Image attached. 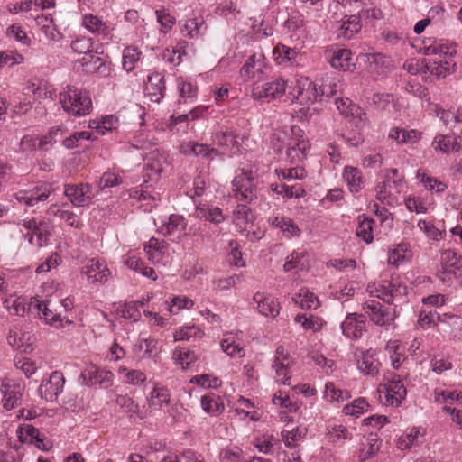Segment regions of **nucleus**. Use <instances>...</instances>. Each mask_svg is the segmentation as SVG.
<instances>
[{
  "instance_id": "5fc2aeb1",
  "label": "nucleus",
  "mask_w": 462,
  "mask_h": 462,
  "mask_svg": "<svg viewBox=\"0 0 462 462\" xmlns=\"http://www.w3.org/2000/svg\"><path fill=\"white\" fill-rule=\"evenodd\" d=\"M350 398L347 391L337 388L334 383L328 382L325 384L324 399L329 402H342Z\"/></svg>"
},
{
  "instance_id": "a18cd8bd",
  "label": "nucleus",
  "mask_w": 462,
  "mask_h": 462,
  "mask_svg": "<svg viewBox=\"0 0 462 462\" xmlns=\"http://www.w3.org/2000/svg\"><path fill=\"white\" fill-rule=\"evenodd\" d=\"M271 189L276 194L282 195L287 199L300 198L305 195V190L300 184L288 185L286 183H273L271 185Z\"/></svg>"
},
{
  "instance_id": "6ab92c4d",
  "label": "nucleus",
  "mask_w": 462,
  "mask_h": 462,
  "mask_svg": "<svg viewBox=\"0 0 462 462\" xmlns=\"http://www.w3.org/2000/svg\"><path fill=\"white\" fill-rule=\"evenodd\" d=\"M341 328L348 338H361L366 331V318L363 314L349 313L342 322Z\"/></svg>"
},
{
  "instance_id": "ddd939ff",
  "label": "nucleus",
  "mask_w": 462,
  "mask_h": 462,
  "mask_svg": "<svg viewBox=\"0 0 462 462\" xmlns=\"http://www.w3.org/2000/svg\"><path fill=\"white\" fill-rule=\"evenodd\" d=\"M24 385L11 379L2 381L0 392L2 393L3 407L11 411L22 402Z\"/></svg>"
},
{
  "instance_id": "39448f33",
  "label": "nucleus",
  "mask_w": 462,
  "mask_h": 462,
  "mask_svg": "<svg viewBox=\"0 0 462 462\" xmlns=\"http://www.w3.org/2000/svg\"><path fill=\"white\" fill-rule=\"evenodd\" d=\"M50 300H40L37 297H32L30 300L29 308L37 310V314L41 319H43L47 325L54 327L55 328H64L67 326L72 325L73 321L67 317H61L55 310L50 307Z\"/></svg>"
},
{
  "instance_id": "774afa93",
  "label": "nucleus",
  "mask_w": 462,
  "mask_h": 462,
  "mask_svg": "<svg viewBox=\"0 0 462 462\" xmlns=\"http://www.w3.org/2000/svg\"><path fill=\"white\" fill-rule=\"evenodd\" d=\"M116 403L124 412L128 413L130 417L137 414L139 411L138 404L128 394H117L116 396Z\"/></svg>"
},
{
  "instance_id": "6e6552de",
  "label": "nucleus",
  "mask_w": 462,
  "mask_h": 462,
  "mask_svg": "<svg viewBox=\"0 0 462 462\" xmlns=\"http://www.w3.org/2000/svg\"><path fill=\"white\" fill-rule=\"evenodd\" d=\"M254 176L252 171H242L232 181L233 192L240 202L251 203L257 198Z\"/></svg>"
},
{
  "instance_id": "ea45409f",
  "label": "nucleus",
  "mask_w": 462,
  "mask_h": 462,
  "mask_svg": "<svg viewBox=\"0 0 462 462\" xmlns=\"http://www.w3.org/2000/svg\"><path fill=\"white\" fill-rule=\"evenodd\" d=\"M292 300L295 304L305 310H316L320 304L318 296L307 288L300 289L292 298Z\"/></svg>"
},
{
  "instance_id": "09e8293b",
  "label": "nucleus",
  "mask_w": 462,
  "mask_h": 462,
  "mask_svg": "<svg viewBox=\"0 0 462 462\" xmlns=\"http://www.w3.org/2000/svg\"><path fill=\"white\" fill-rule=\"evenodd\" d=\"M254 215L246 205H238L233 213V221L241 229H246L253 223Z\"/></svg>"
},
{
  "instance_id": "f03ea898",
  "label": "nucleus",
  "mask_w": 462,
  "mask_h": 462,
  "mask_svg": "<svg viewBox=\"0 0 462 462\" xmlns=\"http://www.w3.org/2000/svg\"><path fill=\"white\" fill-rule=\"evenodd\" d=\"M383 177L384 180L374 188L375 198L384 205L393 206L404 187L403 176L397 169H390L384 171Z\"/></svg>"
},
{
  "instance_id": "a19ab883",
  "label": "nucleus",
  "mask_w": 462,
  "mask_h": 462,
  "mask_svg": "<svg viewBox=\"0 0 462 462\" xmlns=\"http://www.w3.org/2000/svg\"><path fill=\"white\" fill-rule=\"evenodd\" d=\"M380 363L368 351L363 352L357 360L358 369L365 374L375 376L379 372Z\"/></svg>"
},
{
  "instance_id": "4c0bfd02",
  "label": "nucleus",
  "mask_w": 462,
  "mask_h": 462,
  "mask_svg": "<svg viewBox=\"0 0 462 462\" xmlns=\"http://www.w3.org/2000/svg\"><path fill=\"white\" fill-rule=\"evenodd\" d=\"M201 408L210 416H217L224 411V403L221 398L215 393H208L200 399Z\"/></svg>"
},
{
  "instance_id": "6e6d98bb",
  "label": "nucleus",
  "mask_w": 462,
  "mask_h": 462,
  "mask_svg": "<svg viewBox=\"0 0 462 462\" xmlns=\"http://www.w3.org/2000/svg\"><path fill=\"white\" fill-rule=\"evenodd\" d=\"M420 437H422L420 429L412 428L399 438L397 447L402 451L409 450L419 444Z\"/></svg>"
},
{
  "instance_id": "b1692460",
  "label": "nucleus",
  "mask_w": 462,
  "mask_h": 462,
  "mask_svg": "<svg viewBox=\"0 0 462 462\" xmlns=\"http://www.w3.org/2000/svg\"><path fill=\"white\" fill-rule=\"evenodd\" d=\"M123 263L130 270L140 273L143 277L156 281L158 279L155 270L145 265L141 257L133 252H129L123 256Z\"/></svg>"
},
{
  "instance_id": "c9c22d12",
  "label": "nucleus",
  "mask_w": 462,
  "mask_h": 462,
  "mask_svg": "<svg viewBox=\"0 0 462 462\" xmlns=\"http://www.w3.org/2000/svg\"><path fill=\"white\" fill-rule=\"evenodd\" d=\"M82 25L91 33L98 36H107L109 29L106 23L97 15L92 14H84L82 17Z\"/></svg>"
},
{
  "instance_id": "5701e85b",
  "label": "nucleus",
  "mask_w": 462,
  "mask_h": 462,
  "mask_svg": "<svg viewBox=\"0 0 462 462\" xmlns=\"http://www.w3.org/2000/svg\"><path fill=\"white\" fill-rule=\"evenodd\" d=\"M431 146L437 152L445 154L457 153L459 152L462 149V145L458 141V137L454 134H437L431 143Z\"/></svg>"
},
{
  "instance_id": "423d86ee",
  "label": "nucleus",
  "mask_w": 462,
  "mask_h": 462,
  "mask_svg": "<svg viewBox=\"0 0 462 462\" xmlns=\"http://www.w3.org/2000/svg\"><path fill=\"white\" fill-rule=\"evenodd\" d=\"M310 150V143L303 131L298 126L291 127V136L287 143L286 156L291 164L303 162Z\"/></svg>"
},
{
  "instance_id": "2f4dec72",
  "label": "nucleus",
  "mask_w": 462,
  "mask_h": 462,
  "mask_svg": "<svg viewBox=\"0 0 462 462\" xmlns=\"http://www.w3.org/2000/svg\"><path fill=\"white\" fill-rule=\"evenodd\" d=\"M325 436L329 443L339 445L352 439V433L346 426L335 422L328 423Z\"/></svg>"
},
{
  "instance_id": "4be33fe9",
  "label": "nucleus",
  "mask_w": 462,
  "mask_h": 462,
  "mask_svg": "<svg viewBox=\"0 0 462 462\" xmlns=\"http://www.w3.org/2000/svg\"><path fill=\"white\" fill-rule=\"evenodd\" d=\"M253 300L256 304L257 310L261 315L273 319L279 315L281 310L280 303L272 295L258 291L254 295Z\"/></svg>"
},
{
  "instance_id": "603ef678",
  "label": "nucleus",
  "mask_w": 462,
  "mask_h": 462,
  "mask_svg": "<svg viewBox=\"0 0 462 462\" xmlns=\"http://www.w3.org/2000/svg\"><path fill=\"white\" fill-rule=\"evenodd\" d=\"M254 403L245 397H240L237 400V407L235 409V412L241 419L249 418L251 420H258L259 416L254 410Z\"/></svg>"
},
{
  "instance_id": "7ed1b4c3",
  "label": "nucleus",
  "mask_w": 462,
  "mask_h": 462,
  "mask_svg": "<svg viewBox=\"0 0 462 462\" xmlns=\"http://www.w3.org/2000/svg\"><path fill=\"white\" fill-rule=\"evenodd\" d=\"M366 291L373 297L381 299L387 304H393L394 301L406 293V287L402 286L397 281H380L369 282Z\"/></svg>"
},
{
  "instance_id": "bf43d9fd",
  "label": "nucleus",
  "mask_w": 462,
  "mask_h": 462,
  "mask_svg": "<svg viewBox=\"0 0 462 462\" xmlns=\"http://www.w3.org/2000/svg\"><path fill=\"white\" fill-rule=\"evenodd\" d=\"M118 373L124 374V382L131 385H140L147 379L146 374L141 370H129L125 366L119 367Z\"/></svg>"
},
{
  "instance_id": "f3484780",
  "label": "nucleus",
  "mask_w": 462,
  "mask_h": 462,
  "mask_svg": "<svg viewBox=\"0 0 462 462\" xmlns=\"http://www.w3.org/2000/svg\"><path fill=\"white\" fill-rule=\"evenodd\" d=\"M286 90V82L282 79H274L263 84H254L251 96L255 100H272L281 97Z\"/></svg>"
},
{
  "instance_id": "de8ad7c7",
  "label": "nucleus",
  "mask_w": 462,
  "mask_h": 462,
  "mask_svg": "<svg viewBox=\"0 0 462 462\" xmlns=\"http://www.w3.org/2000/svg\"><path fill=\"white\" fill-rule=\"evenodd\" d=\"M380 449L379 439L376 435L370 434L365 441L362 443L358 459L359 462H365L374 457Z\"/></svg>"
},
{
  "instance_id": "0e129e2a",
  "label": "nucleus",
  "mask_w": 462,
  "mask_h": 462,
  "mask_svg": "<svg viewBox=\"0 0 462 462\" xmlns=\"http://www.w3.org/2000/svg\"><path fill=\"white\" fill-rule=\"evenodd\" d=\"M273 403L276 406L286 408L290 412H296L300 407L298 402L291 401L289 395L282 391H278L274 393Z\"/></svg>"
},
{
  "instance_id": "4d7b16f0",
  "label": "nucleus",
  "mask_w": 462,
  "mask_h": 462,
  "mask_svg": "<svg viewBox=\"0 0 462 462\" xmlns=\"http://www.w3.org/2000/svg\"><path fill=\"white\" fill-rule=\"evenodd\" d=\"M195 214L198 217L205 218L206 220L218 224L224 220L222 210L217 208H206L199 206L196 208Z\"/></svg>"
},
{
  "instance_id": "9d476101",
  "label": "nucleus",
  "mask_w": 462,
  "mask_h": 462,
  "mask_svg": "<svg viewBox=\"0 0 462 462\" xmlns=\"http://www.w3.org/2000/svg\"><path fill=\"white\" fill-rule=\"evenodd\" d=\"M80 378L82 379V383L88 387L99 386L100 388L107 389L113 385L115 375L106 368L90 365L81 372Z\"/></svg>"
},
{
  "instance_id": "c03bdc74",
  "label": "nucleus",
  "mask_w": 462,
  "mask_h": 462,
  "mask_svg": "<svg viewBox=\"0 0 462 462\" xmlns=\"http://www.w3.org/2000/svg\"><path fill=\"white\" fill-rule=\"evenodd\" d=\"M393 368L397 369L405 360L404 346L398 340H390L385 347Z\"/></svg>"
},
{
  "instance_id": "2eb2a0df",
  "label": "nucleus",
  "mask_w": 462,
  "mask_h": 462,
  "mask_svg": "<svg viewBox=\"0 0 462 462\" xmlns=\"http://www.w3.org/2000/svg\"><path fill=\"white\" fill-rule=\"evenodd\" d=\"M53 189L49 183L37 185L31 189L19 190L14 194L15 199L29 207H34L44 202L51 194Z\"/></svg>"
},
{
  "instance_id": "8fccbe9b",
  "label": "nucleus",
  "mask_w": 462,
  "mask_h": 462,
  "mask_svg": "<svg viewBox=\"0 0 462 462\" xmlns=\"http://www.w3.org/2000/svg\"><path fill=\"white\" fill-rule=\"evenodd\" d=\"M352 53L347 49H340L335 51L330 57L329 62L335 69L347 70L352 64Z\"/></svg>"
},
{
  "instance_id": "338daca9",
  "label": "nucleus",
  "mask_w": 462,
  "mask_h": 462,
  "mask_svg": "<svg viewBox=\"0 0 462 462\" xmlns=\"http://www.w3.org/2000/svg\"><path fill=\"white\" fill-rule=\"evenodd\" d=\"M275 173L280 180H303L307 176V172L303 167L296 166L289 169H276Z\"/></svg>"
},
{
  "instance_id": "393cba45",
  "label": "nucleus",
  "mask_w": 462,
  "mask_h": 462,
  "mask_svg": "<svg viewBox=\"0 0 462 462\" xmlns=\"http://www.w3.org/2000/svg\"><path fill=\"white\" fill-rule=\"evenodd\" d=\"M164 76L160 72H153L148 77L145 93L151 102L159 103L165 93Z\"/></svg>"
},
{
  "instance_id": "412c9836",
  "label": "nucleus",
  "mask_w": 462,
  "mask_h": 462,
  "mask_svg": "<svg viewBox=\"0 0 462 462\" xmlns=\"http://www.w3.org/2000/svg\"><path fill=\"white\" fill-rule=\"evenodd\" d=\"M82 273L87 276L89 282L105 283L107 282L111 273L106 264L99 260L92 258L87 262L82 268Z\"/></svg>"
},
{
  "instance_id": "680f3d73",
  "label": "nucleus",
  "mask_w": 462,
  "mask_h": 462,
  "mask_svg": "<svg viewBox=\"0 0 462 462\" xmlns=\"http://www.w3.org/2000/svg\"><path fill=\"white\" fill-rule=\"evenodd\" d=\"M141 57V51L133 46L126 47L123 51V68L127 72L132 71Z\"/></svg>"
},
{
  "instance_id": "0eeeda50",
  "label": "nucleus",
  "mask_w": 462,
  "mask_h": 462,
  "mask_svg": "<svg viewBox=\"0 0 462 462\" xmlns=\"http://www.w3.org/2000/svg\"><path fill=\"white\" fill-rule=\"evenodd\" d=\"M379 399L386 405L397 407L406 396V388L399 376L394 375L378 387Z\"/></svg>"
},
{
  "instance_id": "e2e57ef3",
  "label": "nucleus",
  "mask_w": 462,
  "mask_h": 462,
  "mask_svg": "<svg viewBox=\"0 0 462 462\" xmlns=\"http://www.w3.org/2000/svg\"><path fill=\"white\" fill-rule=\"evenodd\" d=\"M3 305L11 315L23 316L27 310L25 300L21 297L11 296L4 300Z\"/></svg>"
},
{
  "instance_id": "a211bd4d",
  "label": "nucleus",
  "mask_w": 462,
  "mask_h": 462,
  "mask_svg": "<svg viewBox=\"0 0 462 462\" xmlns=\"http://www.w3.org/2000/svg\"><path fill=\"white\" fill-rule=\"evenodd\" d=\"M64 383L65 379L62 373L59 371L52 372L47 380L42 382L39 393L42 398L52 402L62 392Z\"/></svg>"
},
{
  "instance_id": "e433bc0d",
  "label": "nucleus",
  "mask_w": 462,
  "mask_h": 462,
  "mask_svg": "<svg viewBox=\"0 0 462 462\" xmlns=\"http://www.w3.org/2000/svg\"><path fill=\"white\" fill-rule=\"evenodd\" d=\"M36 23L40 27L41 32L45 35L49 41L58 42L61 39L62 34L57 29L53 23V19L48 15H38Z\"/></svg>"
},
{
  "instance_id": "58836bf2",
  "label": "nucleus",
  "mask_w": 462,
  "mask_h": 462,
  "mask_svg": "<svg viewBox=\"0 0 462 462\" xmlns=\"http://www.w3.org/2000/svg\"><path fill=\"white\" fill-rule=\"evenodd\" d=\"M180 151L185 154H194L202 156L208 160H213L217 154V151L209 147L208 144L189 143L181 146Z\"/></svg>"
},
{
  "instance_id": "20e7f679",
  "label": "nucleus",
  "mask_w": 462,
  "mask_h": 462,
  "mask_svg": "<svg viewBox=\"0 0 462 462\" xmlns=\"http://www.w3.org/2000/svg\"><path fill=\"white\" fill-rule=\"evenodd\" d=\"M436 275L446 284H450L455 278L462 276V256L450 249L443 251L440 255V267Z\"/></svg>"
},
{
  "instance_id": "052dcab7",
  "label": "nucleus",
  "mask_w": 462,
  "mask_h": 462,
  "mask_svg": "<svg viewBox=\"0 0 462 462\" xmlns=\"http://www.w3.org/2000/svg\"><path fill=\"white\" fill-rule=\"evenodd\" d=\"M362 18L358 15H350L346 18V21L343 22L340 30L342 32V35L345 38L350 39L356 32H358L361 29V22Z\"/></svg>"
},
{
  "instance_id": "13d9d810",
  "label": "nucleus",
  "mask_w": 462,
  "mask_h": 462,
  "mask_svg": "<svg viewBox=\"0 0 462 462\" xmlns=\"http://www.w3.org/2000/svg\"><path fill=\"white\" fill-rule=\"evenodd\" d=\"M294 321L300 324L305 330H312L313 332L320 330L323 326V320L314 315L298 314Z\"/></svg>"
},
{
  "instance_id": "cd10ccee",
  "label": "nucleus",
  "mask_w": 462,
  "mask_h": 462,
  "mask_svg": "<svg viewBox=\"0 0 462 462\" xmlns=\"http://www.w3.org/2000/svg\"><path fill=\"white\" fill-rule=\"evenodd\" d=\"M443 332L448 337L449 339L455 341L462 340V317L451 314L444 313L442 317Z\"/></svg>"
},
{
  "instance_id": "c756f323",
  "label": "nucleus",
  "mask_w": 462,
  "mask_h": 462,
  "mask_svg": "<svg viewBox=\"0 0 462 462\" xmlns=\"http://www.w3.org/2000/svg\"><path fill=\"white\" fill-rule=\"evenodd\" d=\"M84 70L89 74H97L101 77H107L110 74V67L106 61L94 54L84 56L81 60Z\"/></svg>"
},
{
  "instance_id": "c85d7f7f",
  "label": "nucleus",
  "mask_w": 462,
  "mask_h": 462,
  "mask_svg": "<svg viewBox=\"0 0 462 462\" xmlns=\"http://www.w3.org/2000/svg\"><path fill=\"white\" fill-rule=\"evenodd\" d=\"M220 347L231 358H241L245 355V347L237 334L232 332L224 335L220 341Z\"/></svg>"
},
{
  "instance_id": "f704fd0d",
  "label": "nucleus",
  "mask_w": 462,
  "mask_h": 462,
  "mask_svg": "<svg viewBox=\"0 0 462 462\" xmlns=\"http://www.w3.org/2000/svg\"><path fill=\"white\" fill-rule=\"evenodd\" d=\"M166 164V158L163 154L155 149L146 156L145 169L148 171L147 176L152 178L159 176L164 170Z\"/></svg>"
},
{
  "instance_id": "4468645a",
  "label": "nucleus",
  "mask_w": 462,
  "mask_h": 462,
  "mask_svg": "<svg viewBox=\"0 0 462 462\" xmlns=\"http://www.w3.org/2000/svg\"><path fill=\"white\" fill-rule=\"evenodd\" d=\"M420 51L427 56L438 55L439 58L454 56L457 53V44L444 39L428 37L421 42Z\"/></svg>"
},
{
  "instance_id": "1a4fd4ad",
  "label": "nucleus",
  "mask_w": 462,
  "mask_h": 462,
  "mask_svg": "<svg viewBox=\"0 0 462 462\" xmlns=\"http://www.w3.org/2000/svg\"><path fill=\"white\" fill-rule=\"evenodd\" d=\"M293 363V358L285 348L282 346H277L272 367L275 371V380L278 383L291 384Z\"/></svg>"
},
{
  "instance_id": "a878e982",
  "label": "nucleus",
  "mask_w": 462,
  "mask_h": 462,
  "mask_svg": "<svg viewBox=\"0 0 462 462\" xmlns=\"http://www.w3.org/2000/svg\"><path fill=\"white\" fill-rule=\"evenodd\" d=\"M179 25L181 34L189 39L201 37L207 31V25L201 15L180 21Z\"/></svg>"
},
{
  "instance_id": "37998d69",
  "label": "nucleus",
  "mask_w": 462,
  "mask_h": 462,
  "mask_svg": "<svg viewBox=\"0 0 462 462\" xmlns=\"http://www.w3.org/2000/svg\"><path fill=\"white\" fill-rule=\"evenodd\" d=\"M305 257H306V255L304 253H301V252L291 253L286 258L285 263L283 265V270L285 272H294V273L307 270L309 267V264H308Z\"/></svg>"
},
{
  "instance_id": "aec40b11",
  "label": "nucleus",
  "mask_w": 462,
  "mask_h": 462,
  "mask_svg": "<svg viewBox=\"0 0 462 462\" xmlns=\"http://www.w3.org/2000/svg\"><path fill=\"white\" fill-rule=\"evenodd\" d=\"M266 69L265 57L262 52L252 54L240 69V77L249 81L263 75Z\"/></svg>"
},
{
  "instance_id": "3c124183",
  "label": "nucleus",
  "mask_w": 462,
  "mask_h": 462,
  "mask_svg": "<svg viewBox=\"0 0 462 462\" xmlns=\"http://www.w3.org/2000/svg\"><path fill=\"white\" fill-rule=\"evenodd\" d=\"M173 359L182 369H187L191 364L198 360V356L192 350L178 346L173 351Z\"/></svg>"
},
{
  "instance_id": "69168bd1",
  "label": "nucleus",
  "mask_w": 462,
  "mask_h": 462,
  "mask_svg": "<svg viewBox=\"0 0 462 462\" xmlns=\"http://www.w3.org/2000/svg\"><path fill=\"white\" fill-rule=\"evenodd\" d=\"M443 314H439L436 311H426L422 310L420 312L418 324L422 328H428L430 327H436L439 323H442Z\"/></svg>"
},
{
  "instance_id": "dca6fc26",
  "label": "nucleus",
  "mask_w": 462,
  "mask_h": 462,
  "mask_svg": "<svg viewBox=\"0 0 462 462\" xmlns=\"http://www.w3.org/2000/svg\"><path fill=\"white\" fill-rule=\"evenodd\" d=\"M64 195L74 207L89 206L94 199L92 187L88 183L66 184Z\"/></svg>"
},
{
  "instance_id": "bb28decb",
  "label": "nucleus",
  "mask_w": 462,
  "mask_h": 462,
  "mask_svg": "<svg viewBox=\"0 0 462 462\" xmlns=\"http://www.w3.org/2000/svg\"><path fill=\"white\" fill-rule=\"evenodd\" d=\"M452 57L446 56L439 57V60H430L427 63V69L437 78H446L456 70V63Z\"/></svg>"
},
{
  "instance_id": "72a5a7b5",
  "label": "nucleus",
  "mask_w": 462,
  "mask_h": 462,
  "mask_svg": "<svg viewBox=\"0 0 462 462\" xmlns=\"http://www.w3.org/2000/svg\"><path fill=\"white\" fill-rule=\"evenodd\" d=\"M343 179L352 193H356L363 189L364 178L360 169L346 166L343 171Z\"/></svg>"
},
{
  "instance_id": "864d4df0",
  "label": "nucleus",
  "mask_w": 462,
  "mask_h": 462,
  "mask_svg": "<svg viewBox=\"0 0 462 462\" xmlns=\"http://www.w3.org/2000/svg\"><path fill=\"white\" fill-rule=\"evenodd\" d=\"M420 137V133L415 130L393 128L389 132V138L395 140L398 143H415Z\"/></svg>"
},
{
  "instance_id": "473e14b6",
  "label": "nucleus",
  "mask_w": 462,
  "mask_h": 462,
  "mask_svg": "<svg viewBox=\"0 0 462 462\" xmlns=\"http://www.w3.org/2000/svg\"><path fill=\"white\" fill-rule=\"evenodd\" d=\"M171 401L170 390L159 383H155L152 390L147 396V402L150 408L160 410L163 405H168Z\"/></svg>"
},
{
  "instance_id": "7c9ffc66",
  "label": "nucleus",
  "mask_w": 462,
  "mask_h": 462,
  "mask_svg": "<svg viewBox=\"0 0 462 462\" xmlns=\"http://www.w3.org/2000/svg\"><path fill=\"white\" fill-rule=\"evenodd\" d=\"M144 251L148 260L156 264L163 260L168 251V244L162 239L152 237L144 245Z\"/></svg>"
},
{
  "instance_id": "49530a36",
  "label": "nucleus",
  "mask_w": 462,
  "mask_h": 462,
  "mask_svg": "<svg viewBox=\"0 0 462 462\" xmlns=\"http://www.w3.org/2000/svg\"><path fill=\"white\" fill-rule=\"evenodd\" d=\"M411 257V250L407 244L401 243L393 249H390L388 254V263L390 264L398 266L404 261Z\"/></svg>"
},
{
  "instance_id": "9b49d317",
  "label": "nucleus",
  "mask_w": 462,
  "mask_h": 462,
  "mask_svg": "<svg viewBox=\"0 0 462 462\" xmlns=\"http://www.w3.org/2000/svg\"><path fill=\"white\" fill-rule=\"evenodd\" d=\"M365 316L377 326H389L395 319V310L392 307H384L374 300H366L363 304Z\"/></svg>"
},
{
  "instance_id": "f8f14e48",
  "label": "nucleus",
  "mask_w": 462,
  "mask_h": 462,
  "mask_svg": "<svg viewBox=\"0 0 462 462\" xmlns=\"http://www.w3.org/2000/svg\"><path fill=\"white\" fill-rule=\"evenodd\" d=\"M290 94L300 105H309L319 100V86L309 78L298 79Z\"/></svg>"
},
{
  "instance_id": "f257e3e1",
  "label": "nucleus",
  "mask_w": 462,
  "mask_h": 462,
  "mask_svg": "<svg viewBox=\"0 0 462 462\" xmlns=\"http://www.w3.org/2000/svg\"><path fill=\"white\" fill-rule=\"evenodd\" d=\"M62 108L74 116H82L90 113L92 101L88 91L68 85L59 96Z\"/></svg>"
},
{
  "instance_id": "79ce46f5",
  "label": "nucleus",
  "mask_w": 462,
  "mask_h": 462,
  "mask_svg": "<svg viewBox=\"0 0 462 462\" xmlns=\"http://www.w3.org/2000/svg\"><path fill=\"white\" fill-rule=\"evenodd\" d=\"M214 141L226 150H229L232 153H236L239 151V142L237 136H236L231 131H220L215 134Z\"/></svg>"
}]
</instances>
